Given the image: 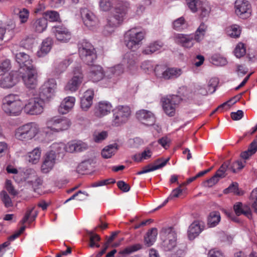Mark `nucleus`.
<instances>
[{"instance_id":"obj_16","label":"nucleus","mask_w":257,"mask_h":257,"mask_svg":"<svg viewBox=\"0 0 257 257\" xmlns=\"http://www.w3.org/2000/svg\"><path fill=\"white\" fill-rule=\"evenodd\" d=\"M19 73L12 71L2 77L0 81V86L4 88H12L19 82Z\"/></svg>"},{"instance_id":"obj_35","label":"nucleus","mask_w":257,"mask_h":257,"mask_svg":"<svg viewBox=\"0 0 257 257\" xmlns=\"http://www.w3.org/2000/svg\"><path fill=\"white\" fill-rule=\"evenodd\" d=\"M220 219V213L218 211H212L208 217L207 224L209 227H214L219 223Z\"/></svg>"},{"instance_id":"obj_39","label":"nucleus","mask_w":257,"mask_h":257,"mask_svg":"<svg viewBox=\"0 0 257 257\" xmlns=\"http://www.w3.org/2000/svg\"><path fill=\"white\" fill-rule=\"evenodd\" d=\"M197 11L202 18L208 17L211 11V8L208 2L202 1L200 7H198Z\"/></svg>"},{"instance_id":"obj_33","label":"nucleus","mask_w":257,"mask_h":257,"mask_svg":"<svg viewBox=\"0 0 257 257\" xmlns=\"http://www.w3.org/2000/svg\"><path fill=\"white\" fill-rule=\"evenodd\" d=\"M208 26L204 23H201L196 30L194 36V39L197 42H200L205 37Z\"/></svg>"},{"instance_id":"obj_37","label":"nucleus","mask_w":257,"mask_h":257,"mask_svg":"<svg viewBox=\"0 0 257 257\" xmlns=\"http://www.w3.org/2000/svg\"><path fill=\"white\" fill-rule=\"evenodd\" d=\"M50 151H49L50 153H52L54 155L56 156V154L63 156L65 150V144L63 143H54L52 144L50 147Z\"/></svg>"},{"instance_id":"obj_30","label":"nucleus","mask_w":257,"mask_h":257,"mask_svg":"<svg viewBox=\"0 0 257 257\" xmlns=\"http://www.w3.org/2000/svg\"><path fill=\"white\" fill-rule=\"evenodd\" d=\"M47 21L44 18L37 19L31 22V28L33 31L41 33L45 31L47 27Z\"/></svg>"},{"instance_id":"obj_12","label":"nucleus","mask_w":257,"mask_h":257,"mask_svg":"<svg viewBox=\"0 0 257 257\" xmlns=\"http://www.w3.org/2000/svg\"><path fill=\"white\" fill-rule=\"evenodd\" d=\"M84 78L81 67H77L73 70V75L65 87L66 90L75 92L82 83Z\"/></svg>"},{"instance_id":"obj_54","label":"nucleus","mask_w":257,"mask_h":257,"mask_svg":"<svg viewBox=\"0 0 257 257\" xmlns=\"http://www.w3.org/2000/svg\"><path fill=\"white\" fill-rule=\"evenodd\" d=\"M219 83V80L217 78L213 77L211 78L207 83V89L209 93H212L216 90V87Z\"/></svg>"},{"instance_id":"obj_10","label":"nucleus","mask_w":257,"mask_h":257,"mask_svg":"<svg viewBox=\"0 0 257 257\" xmlns=\"http://www.w3.org/2000/svg\"><path fill=\"white\" fill-rule=\"evenodd\" d=\"M45 100L40 97H35L29 100L28 103L24 104L25 112L30 115H38L42 113L44 110Z\"/></svg>"},{"instance_id":"obj_4","label":"nucleus","mask_w":257,"mask_h":257,"mask_svg":"<svg viewBox=\"0 0 257 257\" xmlns=\"http://www.w3.org/2000/svg\"><path fill=\"white\" fill-rule=\"evenodd\" d=\"M40 132L38 124L35 122H30L18 127L15 132L16 139L23 142H28L36 137Z\"/></svg>"},{"instance_id":"obj_8","label":"nucleus","mask_w":257,"mask_h":257,"mask_svg":"<svg viewBox=\"0 0 257 257\" xmlns=\"http://www.w3.org/2000/svg\"><path fill=\"white\" fill-rule=\"evenodd\" d=\"M78 52L82 60L87 65H91L96 58L95 49L92 44L82 40L78 43Z\"/></svg>"},{"instance_id":"obj_14","label":"nucleus","mask_w":257,"mask_h":257,"mask_svg":"<svg viewBox=\"0 0 257 257\" xmlns=\"http://www.w3.org/2000/svg\"><path fill=\"white\" fill-rule=\"evenodd\" d=\"M180 102V98L177 95L169 96L163 99V108L169 116H172L175 114L176 108Z\"/></svg>"},{"instance_id":"obj_34","label":"nucleus","mask_w":257,"mask_h":257,"mask_svg":"<svg viewBox=\"0 0 257 257\" xmlns=\"http://www.w3.org/2000/svg\"><path fill=\"white\" fill-rule=\"evenodd\" d=\"M182 70L179 68H167L165 74V79L169 80L177 78L182 74Z\"/></svg>"},{"instance_id":"obj_63","label":"nucleus","mask_w":257,"mask_h":257,"mask_svg":"<svg viewBox=\"0 0 257 257\" xmlns=\"http://www.w3.org/2000/svg\"><path fill=\"white\" fill-rule=\"evenodd\" d=\"M174 250H175V251L172 253L171 257H182L184 255V249L179 245H177Z\"/></svg>"},{"instance_id":"obj_56","label":"nucleus","mask_w":257,"mask_h":257,"mask_svg":"<svg viewBox=\"0 0 257 257\" xmlns=\"http://www.w3.org/2000/svg\"><path fill=\"white\" fill-rule=\"evenodd\" d=\"M1 198L6 207H11L13 205L11 199L6 191L2 192Z\"/></svg>"},{"instance_id":"obj_40","label":"nucleus","mask_w":257,"mask_h":257,"mask_svg":"<svg viewBox=\"0 0 257 257\" xmlns=\"http://www.w3.org/2000/svg\"><path fill=\"white\" fill-rule=\"evenodd\" d=\"M233 209L235 214L237 216H239L241 214H244L249 217V216L251 215L249 209L243 208L242 204L241 202H237L233 206Z\"/></svg>"},{"instance_id":"obj_23","label":"nucleus","mask_w":257,"mask_h":257,"mask_svg":"<svg viewBox=\"0 0 257 257\" xmlns=\"http://www.w3.org/2000/svg\"><path fill=\"white\" fill-rule=\"evenodd\" d=\"M169 160V158L166 159L159 158L155 161L154 165H149L146 166L142 171L137 172V175H140L161 169L167 164Z\"/></svg>"},{"instance_id":"obj_45","label":"nucleus","mask_w":257,"mask_h":257,"mask_svg":"<svg viewBox=\"0 0 257 257\" xmlns=\"http://www.w3.org/2000/svg\"><path fill=\"white\" fill-rule=\"evenodd\" d=\"M228 161L230 162V165L227 169L233 173H236L241 170L244 167L245 163V162L243 163L240 160H237L232 163H231L229 161Z\"/></svg>"},{"instance_id":"obj_46","label":"nucleus","mask_w":257,"mask_h":257,"mask_svg":"<svg viewBox=\"0 0 257 257\" xmlns=\"http://www.w3.org/2000/svg\"><path fill=\"white\" fill-rule=\"evenodd\" d=\"M228 35L232 38L238 37L241 33L239 26L237 25H232L227 28L226 30Z\"/></svg>"},{"instance_id":"obj_15","label":"nucleus","mask_w":257,"mask_h":257,"mask_svg":"<svg viewBox=\"0 0 257 257\" xmlns=\"http://www.w3.org/2000/svg\"><path fill=\"white\" fill-rule=\"evenodd\" d=\"M25 73L21 76L26 86L30 88H34L37 84V71L35 67L27 68Z\"/></svg>"},{"instance_id":"obj_21","label":"nucleus","mask_w":257,"mask_h":257,"mask_svg":"<svg viewBox=\"0 0 257 257\" xmlns=\"http://www.w3.org/2000/svg\"><path fill=\"white\" fill-rule=\"evenodd\" d=\"M16 61L19 64L21 69L25 70L27 68L34 67L33 61L29 55L24 52H19L15 55Z\"/></svg>"},{"instance_id":"obj_2","label":"nucleus","mask_w":257,"mask_h":257,"mask_svg":"<svg viewBox=\"0 0 257 257\" xmlns=\"http://www.w3.org/2000/svg\"><path fill=\"white\" fill-rule=\"evenodd\" d=\"M99 6L103 12H107L114 6V11L108 17L104 31L105 34H110L126 18L130 4L125 0H100Z\"/></svg>"},{"instance_id":"obj_64","label":"nucleus","mask_w":257,"mask_h":257,"mask_svg":"<svg viewBox=\"0 0 257 257\" xmlns=\"http://www.w3.org/2000/svg\"><path fill=\"white\" fill-rule=\"evenodd\" d=\"M208 257H224V256L220 250L212 249L209 250L208 253Z\"/></svg>"},{"instance_id":"obj_42","label":"nucleus","mask_w":257,"mask_h":257,"mask_svg":"<svg viewBox=\"0 0 257 257\" xmlns=\"http://www.w3.org/2000/svg\"><path fill=\"white\" fill-rule=\"evenodd\" d=\"M230 165L229 161L224 162L219 169L216 171L215 176L220 180L221 178L225 177L226 175V172L228 171V168Z\"/></svg>"},{"instance_id":"obj_11","label":"nucleus","mask_w":257,"mask_h":257,"mask_svg":"<svg viewBox=\"0 0 257 257\" xmlns=\"http://www.w3.org/2000/svg\"><path fill=\"white\" fill-rule=\"evenodd\" d=\"M56 85L54 79H48L39 88V96L44 100H49L54 95Z\"/></svg>"},{"instance_id":"obj_44","label":"nucleus","mask_w":257,"mask_h":257,"mask_svg":"<svg viewBox=\"0 0 257 257\" xmlns=\"http://www.w3.org/2000/svg\"><path fill=\"white\" fill-rule=\"evenodd\" d=\"M72 62L71 58H67L61 61L56 68V73L60 74L64 72Z\"/></svg>"},{"instance_id":"obj_62","label":"nucleus","mask_w":257,"mask_h":257,"mask_svg":"<svg viewBox=\"0 0 257 257\" xmlns=\"http://www.w3.org/2000/svg\"><path fill=\"white\" fill-rule=\"evenodd\" d=\"M141 68L146 72H149L153 70V65L150 61H145L141 65Z\"/></svg>"},{"instance_id":"obj_36","label":"nucleus","mask_w":257,"mask_h":257,"mask_svg":"<svg viewBox=\"0 0 257 257\" xmlns=\"http://www.w3.org/2000/svg\"><path fill=\"white\" fill-rule=\"evenodd\" d=\"M117 145L113 144L105 147L101 152V155L105 159L110 158L117 150Z\"/></svg>"},{"instance_id":"obj_50","label":"nucleus","mask_w":257,"mask_h":257,"mask_svg":"<svg viewBox=\"0 0 257 257\" xmlns=\"http://www.w3.org/2000/svg\"><path fill=\"white\" fill-rule=\"evenodd\" d=\"M33 211V209H29L26 212L24 218L20 221V223L23 225L27 222H29V223L34 221L37 216V213H35V214L31 216V214Z\"/></svg>"},{"instance_id":"obj_47","label":"nucleus","mask_w":257,"mask_h":257,"mask_svg":"<svg viewBox=\"0 0 257 257\" xmlns=\"http://www.w3.org/2000/svg\"><path fill=\"white\" fill-rule=\"evenodd\" d=\"M89 236V246L91 247H99L100 245L97 243L100 239V236L94 233L93 231H90L88 233Z\"/></svg>"},{"instance_id":"obj_1","label":"nucleus","mask_w":257,"mask_h":257,"mask_svg":"<svg viewBox=\"0 0 257 257\" xmlns=\"http://www.w3.org/2000/svg\"><path fill=\"white\" fill-rule=\"evenodd\" d=\"M137 62L136 55L131 52L127 53L124 56L122 60L123 64H119L109 68L105 73L101 66H92L90 68L88 76L94 82L103 80L106 84V86H111L117 82L118 76L123 73V65H125L128 70L131 73H133L138 68Z\"/></svg>"},{"instance_id":"obj_17","label":"nucleus","mask_w":257,"mask_h":257,"mask_svg":"<svg viewBox=\"0 0 257 257\" xmlns=\"http://www.w3.org/2000/svg\"><path fill=\"white\" fill-rule=\"evenodd\" d=\"M174 41L177 44L184 48L190 49L194 44L193 34H177L174 36Z\"/></svg>"},{"instance_id":"obj_57","label":"nucleus","mask_w":257,"mask_h":257,"mask_svg":"<svg viewBox=\"0 0 257 257\" xmlns=\"http://www.w3.org/2000/svg\"><path fill=\"white\" fill-rule=\"evenodd\" d=\"M194 92L196 94L206 95L209 93L208 89L205 87V85H197L195 87Z\"/></svg>"},{"instance_id":"obj_59","label":"nucleus","mask_w":257,"mask_h":257,"mask_svg":"<svg viewBox=\"0 0 257 257\" xmlns=\"http://www.w3.org/2000/svg\"><path fill=\"white\" fill-rule=\"evenodd\" d=\"M5 188L8 192L12 195H16L18 194L17 190L14 188L11 180H7L5 183Z\"/></svg>"},{"instance_id":"obj_25","label":"nucleus","mask_w":257,"mask_h":257,"mask_svg":"<svg viewBox=\"0 0 257 257\" xmlns=\"http://www.w3.org/2000/svg\"><path fill=\"white\" fill-rule=\"evenodd\" d=\"M93 97L94 91L92 89H89L84 92L80 100V106L83 110L87 111L90 107Z\"/></svg>"},{"instance_id":"obj_29","label":"nucleus","mask_w":257,"mask_h":257,"mask_svg":"<svg viewBox=\"0 0 257 257\" xmlns=\"http://www.w3.org/2000/svg\"><path fill=\"white\" fill-rule=\"evenodd\" d=\"M53 43L52 38L48 37L44 39L41 44V47L37 52L39 57H43L50 51Z\"/></svg>"},{"instance_id":"obj_31","label":"nucleus","mask_w":257,"mask_h":257,"mask_svg":"<svg viewBox=\"0 0 257 257\" xmlns=\"http://www.w3.org/2000/svg\"><path fill=\"white\" fill-rule=\"evenodd\" d=\"M41 156V150L40 148L37 147L28 153L26 155V159L32 164H36L39 162Z\"/></svg>"},{"instance_id":"obj_22","label":"nucleus","mask_w":257,"mask_h":257,"mask_svg":"<svg viewBox=\"0 0 257 257\" xmlns=\"http://www.w3.org/2000/svg\"><path fill=\"white\" fill-rule=\"evenodd\" d=\"M52 32L56 39L62 42H67L71 38V34L67 29L62 26H54Z\"/></svg>"},{"instance_id":"obj_38","label":"nucleus","mask_w":257,"mask_h":257,"mask_svg":"<svg viewBox=\"0 0 257 257\" xmlns=\"http://www.w3.org/2000/svg\"><path fill=\"white\" fill-rule=\"evenodd\" d=\"M157 234L158 231L156 228H153L148 232L147 236L145 237V242L148 246L155 242Z\"/></svg>"},{"instance_id":"obj_28","label":"nucleus","mask_w":257,"mask_h":257,"mask_svg":"<svg viewBox=\"0 0 257 257\" xmlns=\"http://www.w3.org/2000/svg\"><path fill=\"white\" fill-rule=\"evenodd\" d=\"M203 229V226L201 223L195 221L193 222L189 227L188 230V238L190 240L194 239L197 236Z\"/></svg>"},{"instance_id":"obj_55","label":"nucleus","mask_w":257,"mask_h":257,"mask_svg":"<svg viewBox=\"0 0 257 257\" xmlns=\"http://www.w3.org/2000/svg\"><path fill=\"white\" fill-rule=\"evenodd\" d=\"M185 26V20L183 17H180L173 23V28L177 31L183 30Z\"/></svg>"},{"instance_id":"obj_41","label":"nucleus","mask_w":257,"mask_h":257,"mask_svg":"<svg viewBox=\"0 0 257 257\" xmlns=\"http://www.w3.org/2000/svg\"><path fill=\"white\" fill-rule=\"evenodd\" d=\"M141 248V244L139 243L135 244L126 247L124 249L121 250L119 251V253L125 256L140 250Z\"/></svg>"},{"instance_id":"obj_6","label":"nucleus","mask_w":257,"mask_h":257,"mask_svg":"<svg viewBox=\"0 0 257 257\" xmlns=\"http://www.w3.org/2000/svg\"><path fill=\"white\" fill-rule=\"evenodd\" d=\"M71 124L70 120L65 117H54L48 120L46 126L43 132L47 134L49 133H58L67 130Z\"/></svg>"},{"instance_id":"obj_24","label":"nucleus","mask_w":257,"mask_h":257,"mask_svg":"<svg viewBox=\"0 0 257 257\" xmlns=\"http://www.w3.org/2000/svg\"><path fill=\"white\" fill-rule=\"evenodd\" d=\"M56 155L48 152L45 156L41 166V170L44 173L49 172L54 167L56 163Z\"/></svg>"},{"instance_id":"obj_48","label":"nucleus","mask_w":257,"mask_h":257,"mask_svg":"<svg viewBox=\"0 0 257 257\" xmlns=\"http://www.w3.org/2000/svg\"><path fill=\"white\" fill-rule=\"evenodd\" d=\"M234 55L237 58H240L243 57L245 53L246 49L244 44L242 43H239L236 46L234 51Z\"/></svg>"},{"instance_id":"obj_52","label":"nucleus","mask_w":257,"mask_h":257,"mask_svg":"<svg viewBox=\"0 0 257 257\" xmlns=\"http://www.w3.org/2000/svg\"><path fill=\"white\" fill-rule=\"evenodd\" d=\"M241 95H242V93H240L239 95L235 96L234 97L232 98L229 101H228L226 102H224L222 104L220 105L211 113V115H212L214 113H215L217 111V110L222 109L223 107L226 106L227 105L228 106V107H229L230 105L234 104L235 103H236L237 102V100H238L240 99Z\"/></svg>"},{"instance_id":"obj_9","label":"nucleus","mask_w":257,"mask_h":257,"mask_svg":"<svg viewBox=\"0 0 257 257\" xmlns=\"http://www.w3.org/2000/svg\"><path fill=\"white\" fill-rule=\"evenodd\" d=\"M131 115V110L127 105H118L113 110L112 125L119 126L125 123Z\"/></svg>"},{"instance_id":"obj_19","label":"nucleus","mask_w":257,"mask_h":257,"mask_svg":"<svg viewBox=\"0 0 257 257\" xmlns=\"http://www.w3.org/2000/svg\"><path fill=\"white\" fill-rule=\"evenodd\" d=\"M81 15L84 24L89 29H92L97 24V19L95 15L87 8L81 10Z\"/></svg>"},{"instance_id":"obj_61","label":"nucleus","mask_w":257,"mask_h":257,"mask_svg":"<svg viewBox=\"0 0 257 257\" xmlns=\"http://www.w3.org/2000/svg\"><path fill=\"white\" fill-rule=\"evenodd\" d=\"M10 68V61L6 60L0 64V75Z\"/></svg>"},{"instance_id":"obj_5","label":"nucleus","mask_w":257,"mask_h":257,"mask_svg":"<svg viewBox=\"0 0 257 257\" xmlns=\"http://www.w3.org/2000/svg\"><path fill=\"white\" fill-rule=\"evenodd\" d=\"M145 35V32L140 28L130 29L124 34V44L128 49L135 51L142 45Z\"/></svg>"},{"instance_id":"obj_43","label":"nucleus","mask_w":257,"mask_h":257,"mask_svg":"<svg viewBox=\"0 0 257 257\" xmlns=\"http://www.w3.org/2000/svg\"><path fill=\"white\" fill-rule=\"evenodd\" d=\"M45 19L50 22H57L60 20L59 14L55 11H47L43 14Z\"/></svg>"},{"instance_id":"obj_7","label":"nucleus","mask_w":257,"mask_h":257,"mask_svg":"<svg viewBox=\"0 0 257 257\" xmlns=\"http://www.w3.org/2000/svg\"><path fill=\"white\" fill-rule=\"evenodd\" d=\"M162 247L165 251H172L177 245V233L172 227H163L160 231Z\"/></svg>"},{"instance_id":"obj_20","label":"nucleus","mask_w":257,"mask_h":257,"mask_svg":"<svg viewBox=\"0 0 257 257\" xmlns=\"http://www.w3.org/2000/svg\"><path fill=\"white\" fill-rule=\"evenodd\" d=\"M137 118L146 125H152L155 122V117L150 111L142 109L136 113Z\"/></svg>"},{"instance_id":"obj_27","label":"nucleus","mask_w":257,"mask_h":257,"mask_svg":"<svg viewBox=\"0 0 257 257\" xmlns=\"http://www.w3.org/2000/svg\"><path fill=\"white\" fill-rule=\"evenodd\" d=\"M75 98L73 96H68L65 98L59 105L58 111L60 113L66 114L73 107L75 103Z\"/></svg>"},{"instance_id":"obj_60","label":"nucleus","mask_w":257,"mask_h":257,"mask_svg":"<svg viewBox=\"0 0 257 257\" xmlns=\"http://www.w3.org/2000/svg\"><path fill=\"white\" fill-rule=\"evenodd\" d=\"M250 200L255 211V208H257V187L252 191L250 195Z\"/></svg>"},{"instance_id":"obj_3","label":"nucleus","mask_w":257,"mask_h":257,"mask_svg":"<svg viewBox=\"0 0 257 257\" xmlns=\"http://www.w3.org/2000/svg\"><path fill=\"white\" fill-rule=\"evenodd\" d=\"M24 107V104L20 96L17 94H11L3 99L2 109L9 116H16L20 115Z\"/></svg>"},{"instance_id":"obj_58","label":"nucleus","mask_w":257,"mask_h":257,"mask_svg":"<svg viewBox=\"0 0 257 257\" xmlns=\"http://www.w3.org/2000/svg\"><path fill=\"white\" fill-rule=\"evenodd\" d=\"M115 182V181L113 178H109L106 180L100 181L97 182L93 183L91 186L93 187H96L99 186H102L110 184H113Z\"/></svg>"},{"instance_id":"obj_49","label":"nucleus","mask_w":257,"mask_h":257,"mask_svg":"<svg viewBox=\"0 0 257 257\" xmlns=\"http://www.w3.org/2000/svg\"><path fill=\"white\" fill-rule=\"evenodd\" d=\"M202 1L200 0H186L187 5L189 9L193 12H197Z\"/></svg>"},{"instance_id":"obj_26","label":"nucleus","mask_w":257,"mask_h":257,"mask_svg":"<svg viewBox=\"0 0 257 257\" xmlns=\"http://www.w3.org/2000/svg\"><path fill=\"white\" fill-rule=\"evenodd\" d=\"M87 149V144L80 141H73L65 145L66 152L71 153L82 152Z\"/></svg>"},{"instance_id":"obj_18","label":"nucleus","mask_w":257,"mask_h":257,"mask_svg":"<svg viewBox=\"0 0 257 257\" xmlns=\"http://www.w3.org/2000/svg\"><path fill=\"white\" fill-rule=\"evenodd\" d=\"M112 108L111 104L107 101H101L95 105L94 114L97 117H103L110 113Z\"/></svg>"},{"instance_id":"obj_51","label":"nucleus","mask_w":257,"mask_h":257,"mask_svg":"<svg viewBox=\"0 0 257 257\" xmlns=\"http://www.w3.org/2000/svg\"><path fill=\"white\" fill-rule=\"evenodd\" d=\"M29 15V11L27 9L23 8L19 10L18 16L21 24H25L27 22Z\"/></svg>"},{"instance_id":"obj_53","label":"nucleus","mask_w":257,"mask_h":257,"mask_svg":"<svg viewBox=\"0 0 257 257\" xmlns=\"http://www.w3.org/2000/svg\"><path fill=\"white\" fill-rule=\"evenodd\" d=\"M167 67L163 65H157L153 69L156 77L158 78H163L165 79V74Z\"/></svg>"},{"instance_id":"obj_32","label":"nucleus","mask_w":257,"mask_h":257,"mask_svg":"<svg viewBox=\"0 0 257 257\" xmlns=\"http://www.w3.org/2000/svg\"><path fill=\"white\" fill-rule=\"evenodd\" d=\"M164 46V44L160 41H154L149 44L143 51V53L146 55L152 54L160 50Z\"/></svg>"},{"instance_id":"obj_13","label":"nucleus","mask_w":257,"mask_h":257,"mask_svg":"<svg viewBox=\"0 0 257 257\" xmlns=\"http://www.w3.org/2000/svg\"><path fill=\"white\" fill-rule=\"evenodd\" d=\"M234 8L235 14L242 19H247L251 16V5L246 0H236Z\"/></svg>"}]
</instances>
